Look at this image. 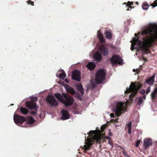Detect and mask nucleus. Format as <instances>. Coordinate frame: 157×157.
<instances>
[{"instance_id":"nucleus-6","label":"nucleus","mask_w":157,"mask_h":157,"mask_svg":"<svg viewBox=\"0 0 157 157\" xmlns=\"http://www.w3.org/2000/svg\"><path fill=\"white\" fill-rule=\"evenodd\" d=\"M62 95L64 98L63 103L66 107L72 105L74 102L73 98L66 94L63 93Z\"/></svg>"},{"instance_id":"nucleus-43","label":"nucleus","mask_w":157,"mask_h":157,"mask_svg":"<svg viewBox=\"0 0 157 157\" xmlns=\"http://www.w3.org/2000/svg\"><path fill=\"white\" fill-rule=\"evenodd\" d=\"M127 6H128V8H130L131 9L132 8V7L131 6V5H127Z\"/></svg>"},{"instance_id":"nucleus-52","label":"nucleus","mask_w":157,"mask_h":157,"mask_svg":"<svg viewBox=\"0 0 157 157\" xmlns=\"http://www.w3.org/2000/svg\"><path fill=\"white\" fill-rule=\"evenodd\" d=\"M127 10H129V9H127Z\"/></svg>"},{"instance_id":"nucleus-56","label":"nucleus","mask_w":157,"mask_h":157,"mask_svg":"<svg viewBox=\"0 0 157 157\" xmlns=\"http://www.w3.org/2000/svg\"><path fill=\"white\" fill-rule=\"evenodd\" d=\"M125 4H126V3H124Z\"/></svg>"},{"instance_id":"nucleus-13","label":"nucleus","mask_w":157,"mask_h":157,"mask_svg":"<svg viewBox=\"0 0 157 157\" xmlns=\"http://www.w3.org/2000/svg\"><path fill=\"white\" fill-rule=\"evenodd\" d=\"M87 141H86V144L84 146V149L85 151L89 150L90 148V147L93 144V142L91 139H86Z\"/></svg>"},{"instance_id":"nucleus-16","label":"nucleus","mask_w":157,"mask_h":157,"mask_svg":"<svg viewBox=\"0 0 157 157\" xmlns=\"http://www.w3.org/2000/svg\"><path fill=\"white\" fill-rule=\"evenodd\" d=\"M93 58L95 61L99 62L102 59L101 54L98 52H97L94 54L93 56Z\"/></svg>"},{"instance_id":"nucleus-12","label":"nucleus","mask_w":157,"mask_h":157,"mask_svg":"<svg viewBox=\"0 0 157 157\" xmlns=\"http://www.w3.org/2000/svg\"><path fill=\"white\" fill-rule=\"evenodd\" d=\"M152 141L151 139L149 138L144 139L143 142V145L144 149H147L150 146L152 145Z\"/></svg>"},{"instance_id":"nucleus-9","label":"nucleus","mask_w":157,"mask_h":157,"mask_svg":"<svg viewBox=\"0 0 157 157\" xmlns=\"http://www.w3.org/2000/svg\"><path fill=\"white\" fill-rule=\"evenodd\" d=\"M13 119L14 122L16 124H22L25 121V118L24 117L18 115H14Z\"/></svg>"},{"instance_id":"nucleus-46","label":"nucleus","mask_w":157,"mask_h":157,"mask_svg":"<svg viewBox=\"0 0 157 157\" xmlns=\"http://www.w3.org/2000/svg\"><path fill=\"white\" fill-rule=\"evenodd\" d=\"M143 98L144 99H145L146 98V95H144L143 96Z\"/></svg>"},{"instance_id":"nucleus-42","label":"nucleus","mask_w":157,"mask_h":157,"mask_svg":"<svg viewBox=\"0 0 157 157\" xmlns=\"http://www.w3.org/2000/svg\"><path fill=\"white\" fill-rule=\"evenodd\" d=\"M110 116L111 117H114V115L113 113H111L110 114Z\"/></svg>"},{"instance_id":"nucleus-22","label":"nucleus","mask_w":157,"mask_h":157,"mask_svg":"<svg viewBox=\"0 0 157 157\" xmlns=\"http://www.w3.org/2000/svg\"><path fill=\"white\" fill-rule=\"evenodd\" d=\"M77 89L81 93L82 95L84 94V90L82 84H80L78 85Z\"/></svg>"},{"instance_id":"nucleus-45","label":"nucleus","mask_w":157,"mask_h":157,"mask_svg":"<svg viewBox=\"0 0 157 157\" xmlns=\"http://www.w3.org/2000/svg\"><path fill=\"white\" fill-rule=\"evenodd\" d=\"M105 138L107 139H109L110 138L109 136H106L105 137Z\"/></svg>"},{"instance_id":"nucleus-28","label":"nucleus","mask_w":157,"mask_h":157,"mask_svg":"<svg viewBox=\"0 0 157 157\" xmlns=\"http://www.w3.org/2000/svg\"><path fill=\"white\" fill-rule=\"evenodd\" d=\"M150 6L147 3H144L142 5V8L144 10H147Z\"/></svg>"},{"instance_id":"nucleus-15","label":"nucleus","mask_w":157,"mask_h":157,"mask_svg":"<svg viewBox=\"0 0 157 157\" xmlns=\"http://www.w3.org/2000/svg\"><path fill=\"white\" fill-rule=\"evenodd\" d=\"M61 119L66 120L69 119L70 114L67 111L64 109L61 111Z\"/></svg>"},{"instance_id":"nucleus-17","label":"nucleus","mask_w":157,"mask_h":157,"mask_svg":"<svg viewBox=\"0 0 157 157\" xmlns=\"http://www.w3.org/2000/svg\"><path fill=\"white\" fill-rule=\"evenodd\" d=\"M155 74H154L151 77L148 78L145 80V82L149 85L150 86L152 85L154 82Z\"/></svg>"},{"instance_id":"nucleus-41","label":"nucleus","mask_w":157,"mask_h":157,"mask_svg":"<svg viewBox=\"0 0 157 157\" xmlns=\"http://www.w3.org/2000/svg\"><path fill=\"white\" fill-rule=\"evenodd\" d=\"M92 87L93 88H95L96 87V85L94 83H92L91 84Z\"/></svg>"},{"instance_id":"nucleus-34","label":"nucleus","mask_w":157,"mask_h":157,"mask_svg":"<svg viewBox=\"0 0 157 157\" xmlns=\"http://www.w3.org/2000/svg\"><path fill=\"white\" fill-rule=\"evenodd\" d=\"M123 154L125 156L128 157V154H127V153L124 150H123V152H122Z\"/></svg>"},{"instance_id":"nucleus-21","label":"nucleus","mask_w":157,"mask_h":157,"mask_svg":"<svg viewBox=\"0 0 157 157\" xmlns=\"http://www.w3.org/2000/svg\"><path fill=\"white\" fill-rule=\"evenodd\" d=\"M55 96L57 98V99L60 101L62 103L64 100L62 96L59 93H57L55 94Z\"/></svg>"},{"instance_id":"nucleus-40","label":"nucleus","mask_w":157,"mask_h":157,"mask_svg":"<svg viewBox=\"0 0 157 157\" xmlns=\"http://www.w3.org/2000/svg\"><path fill=\"white\" fill-rule=\"evenodd\" d=\"M133 4V2H130L128 1V4L127 5H130L131 6V5H132Z\"/></svg>"},{"instance_id":"nucleus-35","label":"nucleus","mask_w":157,"mask_h":157,"mask_svg":"<svg viewBox=\"0 0 157 157\" xmlns=\"http://www.w3.org/2000/svg\"><path fill=\"white\" fill-rule=\"evenodd\" d=\"M140 93L141 94H143L145 93V90L144 89H142L140 91Z\"/></svg>"},{"instance_id":"nucleus-11","label":"nucleus","mask_w":157,"mask_h":157,"mask_svg":"<svg viewBox=\"0 0 157 157\" xmlns=\"http://www.w3.org/2000/svg\"><path fill=\"white\" fill-rule=\"evenodd\" d=\"M80 73L78 70H75L73 72L72 78L75 81H79L81 79Z\"/></svg>"},{"instance_id":"nucleus-29","label":"nucleus","mask_w":157,"mask_h":157,"mask_svg":"<svg viewBox=\"0 0 157 157\" xmlns=\"http://www.w3.org/2000/svg\"><path fill=\"white\" fill-rule=\"evenodd\" d=\"M67 91L71 93L72 94H74L75 93V91L74 89L71 87H69L67 89Z\"/></svg>"},{"instance_id":"nucleus-44","label":"nucleus","mask_w":157,"mask_h":157,"mask_svg":"<svg viewBox=\"0 0 157 157\" xmlns=\"http://www.w3.org/2000/svg\"><path fill=\"white\" fill-rule=\"evenodd\" d=\"M140 32H139L138 34H137V33H135V36H137L138 35H140Z\"/></svg>"},{"instance_id":"nucleus-3","label":"nucleus","mask_w":157,"mask_h":157,"mask_svg":"<svg viewBox=\"0 0 157 157\" xmlns=\"http://www.w3.org/2000/svg\"><path fill=\"white\" fill-rule=\"evenodd\" d=\"M106 127V125H102L100 128L101 130L99 129L98 127H97L96 130L90 131L89 133H87V134H88L89 136H91L97 135L99 138H102L105 135V133L104 131Z\"/></svg>"},{"instance_id":"nucleus-26","label":"nucleus","mask_w":157,"mask_h":157,"mask_svg":"<svg viewBox=\"0 0 157 157\" xmlns=\"http://www.w3.org/2000/svg\"><path fill=\"white\" fill-rule=\"evenodd\" d=\"M20 110L21 112L23 114H26L28 113L29 112V111L27 109L25 108L22 107L20 108Z\"/></svg>"},{"instance_id":"nucleus-30","label":"nucleus","mask_w":157,"mask_h":157,"mask_svg":"<svg viewBox=\"0 0 157 157\" xmlns=\"http://www.w3.org/2000/svg\"><path fill=\"white\" fill-rule=\"evenodd\" d=\"M157 0H155L153 3L151 4V6L153 7H155L157 6Z\"/></svg>"},{"instance_id":"nucleus-51","label":"nucleus","mask_w":157,"mask_h":157,"mask_svg":"<svg viewBox=\"0 0 157 157\" xmlns=\"http://www.w3.org/2000/svg\"><path fill=\"white\" fill-rule=\"evenodd\" d=\"M144 60H145V61H147V60L146 59H144Z\"/></svg>"},{"instance_id":"nucleus-2","label":"nucleus","mask_w":157,"mask_h":157,"mask_svg":"<svg viewBox=\"0 0 157 157\" xmlns=\"http://www.w3.org/2000/svg\"><path fill=\"white\" fill-rule=\"evenodd\" d=\"M137 83L138 84L136 85L135 83L132 82L129 88L128 89L127 88H126V90L125 92V94H128L130 92L132 93L131 95L129 96V98L130 99H131L136 94L138 90L142 86V84L139 82H138Z\"/></svg>"},{"instance_id":"nucleus-1","label":"nucleus","mask_w":157,"mask_h":157,"mask_svg":"<svg viewBox=\"0 0 157 157\" xmlns=\"http://www.w3.org/2000/svg\"><path fill=\"white\" fill-rule=\"evenodd\" d=\"M155 29L154 34H153V29L145 30L141 33L142 35L145 34L147 36L143 38V42L139 38L136 39L134 37L133 39V43L131 44V50H133L136 48L135 47V46L136 44H137L143 51H148L149 48L152 46V43L157 40V29L156 28Z\"/></svg>"},{"instance_id":"nucleus-19","label":"nucleus","mask_w":157,"mask_h":157,"mask_svg":"<svg viewBox=\"0 0 157 157\" xmlns=\"http://www.w3.org/2000/svg\"><path fill=\"white\" fill-rule=\"evenodd\" d=\"M151 96L152 100L154 99L157 97V87L154 89L153 91L151 94Z\"/></svg>"},{"instance_id":"nucleus-38","label":"nucleus","mask_w":157,"mask_h":157,"mask_svg":"<svg viewBox=\"0 0 157 157\" xmlns=\"http://www.w3.org/2000/svg\"><path fill=\"white\" fill-rule=\"evenodd\" d=\"M31 114L33 115H36V111H32L30 112Z\"/></svg>"},{"instance_id":"nucleus-20","label":"nucleus","mask_w":157,"mask_h":157,"mask_svg":"<svg viewBox=\"0 0 157 157\" xmlns=\"http://www.w3.org/2000/svg\"><path fill=\"white\" fill-rule=\"evenodd\" d=\"M98 37L100 41L102 43L105 42V39L104 38L103 35L102 33H98Z\"/></svg>"},{"instance_id":"nucleus-55","label":"nucleus","mask_w":157,"mask_h":157,"mask_svg":"<svg viewBox=\"0 0 157 157\" xmlns=\"http://www.w3.org/2000/svg\"><path fill=\"white\" fill-rule=\"evenodd\" d=\"M133 71H135V69L133 70Z\"/></svg>"},{"instance_id":"nucleus-25","label":"nucleus","mask_w":157,"mask_h":157,"mask_svg":"<svg viewBox=\"0 0 157 157\" xmlns=\"http://www.w3.org/2000/svg\"><path fill=\"white\" fill-rule=\"evenodd\" d=\"M105 34V37L108 39H110L112 37V34L111 31H106Z\"/></svg>"},{"instance_id":"nucleus-36","label":"nucleus","mask_w":157,"mask_h":157,"mask_svg":"<svg viewBox=\"0 0 157 157\" xmlns=\"http://www.w3.org/2000/svg\"><path fill=\"white\" fill-rule=\"evenodd\" d=\"M132 125V123L131 121H130L128 123L127 125V126L128 128H131Z\"/></svg>"},{"instance_id":"nucleus-27","label":"nucleus","mask_w":157,"mask_h":157,"mask_svg":"<svg viewBox=\"0 0 157 157\" xmlns=\"http://www.w3.org/2000/svg\"><path fill=\"white\" fill-rule=\"evenodd\" d=\"M62 72L59 75V78L61 79H63L66 76V75L63 70H62Z\"/></svg>"},{"instance_id":"nucleus-10","label":"nucleus","mask_w":157,"mask_h":157,"mask_svg":"<svg viewBox=\"0 0 157 157\" xmlns=\"http://www.w3.org/2000/svg\"><path fill=\"white\" fill-rule=\"evenodd\" d=\"M38 98L36 97L34 98L33 101L28 102L26 103V106L29 109H33L36 108V104L34 102V101H37Z\"/></svg>"},{"instance_id":"nucleus-32","label":"nucleus","mask_w":157,"mask_h":157,"mask_svg":"<svg viewBox=\"0 0 157 157\" xmlns=\"http://www.w3.org/2000/svg\"><path fill=\"white\" fill-rule=\"evenodd\" d=\"M27 3L28 4H31L32 6H34V2L32 1H31L30 0H28L27 2Z\"/></svg>"},{"instance_id":"nucleus-31","label":"nucleus","mask_w":157,"mask_h":157,"mask_svg":"<svg viewBox=\"0 0 157 157\" xmlns=\"http://www.w3.org/2000/svg\"><path fill=\"white\" fill-rule=\"evenodd\" d=\"M140 142L141 140H138L136 141L135 144L136 147H138L139 146Z\"/></svg>"},{"instance_id":"nucleus-50","label":"nucleus","mask_w":157,"mask_h":157,"mask_svg":"<svg viewBox=\"0 0 157 157\" xmlns=\"http://www.w3.org/2000/svg\"><path fill=\"white\" fill-rule=\"evenodd\" d=\"M117 119H116V120H115V122H117Z\"/></svg>"},{"instance_id":"nucleus-7","label":"nucleus","mask_w":157,"mask_h":157,"mask_svg":"<svg viewBox=\"0 0 157 157\" xmlns=\"http://www.w3.org/2000/svg\"><path fill=\"white\" fill-rule=\"evenodd\" d=\"M109 60L113 65H116L118 63L121 64L123 62L121 58L116 54L113 55L112 58L109 59Z\"/></svg>"},{"instance_id":"nucleus-53","label":"nucleus","mask_w":157,"mask_h":157,"mask_svg":"<svg viewBox=\"0 0 157 157\" xmlns=\"http://www.w3.org/2000/svg\"><path fill=\"white\" fill-rule=\"evenodd\" d=\"M13 105V104H12L11 105Z\"/></svg>"},{"instance_id":"nucleus-47","label":"nucleus","mask_w":157,"mask_h":157,"mask_svg":"<svg viewBox=\"0 0 157 157\" xmlns=\"http://www.w3.org/2000/svg\"><path fill=\"white\" fill-rule=\"evenodd\" d=\"M65 81L67 83L68 82V81L67 80H65Z\"/></svg>"},{"instance_id":"nucleus-4","label":"nucleus","mask_w":157,"mask_h":157,"mask_svg":"<svg viewBox=\"0 0 157 157\" xmlns=\"http://www.w3.org/2000/svg\"><path fill=\"white\" fill-rule=\"evenodd\" d=\"M106 71L104 69H99L96 72L95 76V80L96 83L100 84L105 79Z\"/></svg>"},{"instance_id":"nucleus-5","label":"nucleus","mask_w":157,"mask_h":157,"mask_svg":"<svg viewBox=\"0 0 157 157\" xmlns=\"http://www.w3.org/2000/svg\"><path fill=\"white\" fill-rule=\"evenodd\" d=\"M126 109L125 104L123 102H119L117 103L113 112L115 113L116 116H119Z\"/></svg>"},{"instance_id":"nucleus-49","label":"nucleus","mask_w":157,"mask_h":157,"mask_svg":"<svg viewBox=\"0 0 157 157\" xmlns=\"http://www.w3.org/2000/svg\"><path fill=\"white\" fill-rule=\"evenodd\" d=\"M112 133H109V135L110 136H112Z\"/></svg>"},{"instance_id":"nucleus-33","label":"nucleus","mask_w":157,"mask_h":157,"mask_svg":"<svg viewBox=\"0 0 157 157\" xmlns=\"http://www.w3.org/2000/svg\"><path fill=\"white\" fill-rule=\"evenodd\" d=\"M151 91V87L150 86H149L146 90V94H147Z\"/></svg>"},{"instance_id":"nucleus-8","label":"nucleus","mask_w":157,"mask_h":157,"mask_svg":"<svg viewBox=\"0 0 157 157\" xmlns=\"http://www.w3.org/2000/svg\"><path fill=\"white\" fill-rule=\"evenodd\" d=\"M46 101L47 103L53 106L56 107L58 106V101L52 95H48L46 98Z\"/></svg>"},{"instance_id":"nucleus-54","label":"nucleus","mask_w":157,"mask_h":157,"mask_svg":"<svg viewBox=\"0 0 157 157\" xmlns=\"http://www.w3.org/2000/svg\"><path fill=\"white\" fill-rule=\"evenodd\" d=\"M133 71H135V69L133 70Z\"/></svg>"},{"instance_id":"nucleus-14","label":"nucleus","mask_w":157,"mask_h":157,"mask_svg":"<svg viewBox=\"0 0 157 157\" xmlns=\"http://www.w3.org/2000/svg\"><path fill=\"white\" fill-rule=\"evenodd\" d=\"M100 50L101 52L104 56H107L109 53L108 48L104 45H101L100 47Z\"/></svg>"},{"instance_id":"nucleus-48","label":"nucleus","mask_w":157,"mask_h":157,"mask_svg":"<svg viewBox=\"0 0 157 157\" xmlns=\"http://www.w3.org/2000/svg\"><path fill=\"white\" fill-rule=\"evenodd\" d=\"M136 3L137 5H139V3H138V2H136Z\"/></svg>"},{"instance_id":"nucleus-24","label":"nucleus","mask_w":157,"mask_h":157,"mask_svg":"<svg viewBox=\"0 0 157 157\" xmlns=\"http://www.w3.org/2000/svg\"><path fill=\"white\" fill-rule=\"evenodd\" d=\"M136 104L140 105L143 102V100L142 97H139L136 98Z\"/></svg>"},{"instance_id":"nucleus-18","label":"nucleus","mask_w":157,"mask_h":157,"mask_svg":"<svg viewBox=\"0 0 157 157\" xmlns=\"http://www.w3.org/2000/svg\"><path fill=\"white\" fill-rule=\"evenodd\" d=\"M86 67L89 70L92 71L96 67V65L94 63L91 62L89 63L86 65Z\"/></svg>"},{"instance_id":"nucleus-39","label":"nucleus","mask_w":157,"mask_h":157,"mask_svg":"<svg viewBox=\"0 0 157 157\" xmlns=\"http://www.w3.org/2000/svg\"><path fill=\"white\" fill-rule=\"evenodd\" d=\"M131 128H128V133L129 134H130L131 133Z\"/></svg>"},{"instance_id":"nucleus-23","label":"nucleus","mask_w":157,"mask_h":157,"mask_svg":"<svg viewBox=\"0 0 157 157\" xmlns=\"http://www.w3.org/2000/svg\"><path fill=\"white\" fill-rule=\"evenodd\" d=\"M35 121V120L32 117H28L27 119V122L29 124H32Z\"/></svg>"},{"instance_id":"nucleus-37","label":"nucleus","mask_w":157,"mask_h":157,"mask_svg":"<svg viewBox=\"0 0 157 157\" xmlns=\"http://www.w3.org/2000/svg\"><path fill=\"white\" fill-rule=\"evenodd\" d=\"M108 143L111 146V148H112L113 146V144L112 143V141L110 140H109L108 141Z\"/></svg>"}]
</instances>
